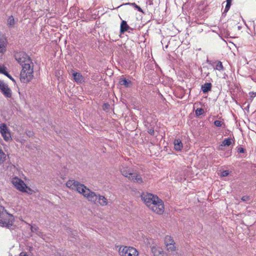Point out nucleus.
Here are the masks:
<instances>
[{"mask_svg": "<svg viewBox=\"0 0 256 256\" xmlns=\"http://www.w3.org/2000/svg\"><path fill=\"white\" fill-rule=\"evenodd\" d=\"M66 185L68 187L82 194L89 201L94 203L98 202L102 206H106L108 204V200L104 196L92 192L84 184L77 181L69 180Z\"/></svg>", "mask_w": 256, "mask_h": 256, "instance_id": "obj_1", "label": "nucleus"}, {"mask_svg": "<svg viewBox=\"0 0 256 256\" xmlns=\"http://www.w3.org/2000/svg\"><path fill=\"white\" fill-rule=\"evenodd\" d=\"M16 60L22 66V70L20 74L22 82L27 83L33 77L32 63L28 55L24 52H17L14 55Z\"/></svg>", "mask_w": 256, "mask_h": 256, "instance_id": "obj_2", "label": "nucleus"}, {"mask_svg": "<svg viewBox=\"0 0 256 256\" xmlns=\"http://www.w3.org/2000/svg\"><path fill=\"white\" fill-rule=\"evenodd\" d=\"M14 216L9 214L4 206H0V226L12 230L14 228Z\"/></svg>", "mask_w": 256, "mask_h": 256, "instance_id": "obj_3", "label": "nucleus"}, {"mask_svg": "<svg viewBox=\"0 0 256 256\" xmlns=\"http://www.w3.org/2000/svg\"><path fill=\"white\" fill-rule=\"evenodd\" d=\"M122 174L125 177L128 178V180L138 184L142 182V180L140 175L137 173L132 172V170L128 167L122 166L120 168Z\"/></svg>", "mask_w": 256, "mask_h": 256, "instance_id": "obj_4", "label": "nucleus"}, {"mask_svg": "<svg viewBox=\"0 0 256 256\" xmlns=\"http://www.w3.org/2000/svg\"><path fill=\"white\" fill-rule=\"evenodd\" d=\"M118 253L120 256H138L139 254L136 248L124 246H120Z\"/></svg>", "mask_w": 256, "mask_h": 256, "instance_id": "obj_5", "label": "nucleus"}, {"mask_svg": "<svg viewBox=\"0 0 256 256\" xmlns=\"http://www.w3.org/2000/svg\"><path fill=\"white\" fill-rule=\"evenodd\" d=\"M157 198L156 196L148 192H143L141 194L142 200L150 209L153 204L156 202Z\"/></svg>", "mask_w": 256, "mask_h": 256, "instance_id": "obj_6", "label": "nucleus"}, {"mask_svg": "<svg viewBox=\"0 0 256 256\" xmlns=\"http://www.w3.org/2000/svg\"><path fill=\"white\" fill-rule=\"evenodd\" d=\"M12 183L18 190L20 192H27L26 190H29L24 182L18 177L13 178L12 179Z\"/></svg>", "mask_w": 256, "mask_h": 256, "instance_id": "obj_7", "label": "nucleus"}, {"mask_svg": "<svg viewBox=\"0 0 256 256\" xmlns=\"http://www.w3.org/2000/svg\"><path fill=\"white\" fill-rule=\"evenodd\" d=\"M164 204L162 200L158 197L156 199V202L153 204L150 209L154 212L161 214L164 212Z\"/></svg>", "mask_w": 256, "mask_h": 256, "instance_id": "obj_8", "label": "nucleus"}, {"mask_svg": "<svg viewBox=\"0 0 256 256\" xmlns=\"http://www.w3.org/2000/svg\"><path fill=\"white\" fill-rule=\"evenodd\" d=\"M164 244L169 253L174 254L176 252L174 242L170 236H166L164 238Z\"/></svg>", "mask_w": 256, "mask_h": 256, "instance_id": "obj_9", "label": "nucleus"}, {"mask_svg": "<svg viewBox=\"0 0 256 256\" xmlns=\"http://www.w3.org/2000/svg\"><path fill=\"white\" fill-rule=\"evenodd\" d=\"M0 133L4 140L8 142L12 140L10 132L6 124L4 123L0 124Z\"/></svg>", "mask_w": 256, "mask_h": 256, "instance_id": "obj_10", "label": "nucleus"}, {"mask_svg": "<svg viewBox=\"0 0 256 256\" xmlns=\"http://www.w3.org/2000/svg\"><path fill=\"white\" fill-rule=\"evenodd\" d=\"M0 90L6 98H10L12 96V91L7 84L0 80Z\"/></svg>", "mask_w": 256, "mask_h": 256, "instance_id": "obj_11", "label": "nucleus"}, {"mask_svg": "<svg viewBox=\"0 0 256 256\" xmlns=\"http://www.w3.org/2000/svg\"><path fill=\"white\" fill-rule=\"evenodd\" d=\"M152 252L154 256H167V254L164 252L162 248L156 246H152Z\"/></svg>", "mask_w": 256, "mask_h": 256, "instance_id": "obj_12", "label": "nucleus"}, {"mask_svg": "<svg viewBox=\"0 0 256 256\" xmlns=\"http://www.w3.org/2000/svg\"><path fill=\"white\" fill-rule=\"evenodd\" d=\"M7 44L6 39L2 36H0V53L3 54L6 52Z\"/></svg>", "mask_w": 256, "mask_h": 256, "instance_id": "obj_13", "label": "nucleus"}, {"mask_svg": "<svg viewBox=\"0 0 256 256\" xmlns=\"http://www.w3.org/2000/svg\"><path fill=\"white\" fill-rule=\"evenodd\" d=\"M72 76L74 80L77 83H82L84 82V76L79 72H73Z\"/></svg>", "mask_w": 256, "mask_h": 256, "instance_id": "obj_14", "label": "nucleus"}, {"mask_svg": "<svg viewBox=\"0 0 256 256\" xmlns=\"http://www.w3.org/2000/svg\"><path fill=\"white\" fill-rule=\"evenodd\" d=\"M174 148L176 150L180 151L182 148V141L179 139H176L174 140Z\"/></svg>", "mask_w": 256, "mask_h": 256, "instance_id": "obj_15", "label": "nucleus"}, {"mask_svg": "<svg viewBox=\"0 0 256 256\" xmlns=\"http://www.w3.org/2000/svg\"><path fill=\"white\" fill-rule=\"evenodd\" d=\"M212 84L210 82L205 83L202 86V90L204 94L207 93L208 91L210 90L212 88Z\"/></svg>", "mask_w": 256, "mask_h": 256, "instance_id": "obj_16", "label": "nucleus"}, {"mask_svg": "<svg viewBox=\"0 0 256 256\" xmlns=\"http://www.w3.org/2000/svg\"><path fill=\"white\" fill-rule=\"evenodd\" d=\"M129 28L130 27L127 24L125 20H122L120 24V32H125L127 31Z\"/></svg>", "mask_w": 256, "mask_h": 256, "instance_id": "obj_17", "label": "nucleus"}, {"mask_svg": "<svg viewBox=\"0 0 256 256\" xmlns=\"http://www.w3.org/2000/svg\"><path fill=\"white\" fill-rule=\"evenodd\" d=\"M7 24L10 28H12L15 24V20L13 16H10L7 20Z\"/></svg>", "mask_w": 256, "mask_h": 256, "instance_id": "obj_18", "label": "nucleus"}, {"mask_svg": "<svg viewBox=\"0 0 256 256\" xmlns=\"http://www.w3.org/2000/svg\"><path fill=\"white\" fill-rule=\"evenodd\" d=\"M130 82L126 78H122L120 81V84L121 85L124 86L125 87L128 88L130 86Z\"/></svg>", "mask_w": 256, "mask_h": 256, "instance_id": "obj_19", "label": "nucleus"}, {"mask_svg": "<svg viewBox=\"0 0 256 256\" xmlns=\"http://www.w3.org/2000/svg\"><path fill=\"white\" fill-rule=\"evenodd\" d=\"M232 144L231 139L230 138H226L222 140V144H220V146H230Z\"/></svg>", "mask_w": 256, "mask_h": 256, "instance_id": "obj_20", "label": "nucleus"}, {"mask_svg": "<svg viewBox=\"0 0 256 256\" xmlns=\"http://www.w3.org/2000/svg\"><path fill=\"white\" fill-rule=\"evenodd\" d=\"M215 68L219 71L222 70H224V66H222V62L220 61H218L216 65Z\"/></svg>", "mask_w": 256, "mask_h": 256, "instance_id": "obj_21", "label": "nucleus"}, {"mask_svg": "<svg viewBox=\"0 0 256 256\" xmlns=\"http://www.w3.org/2000/svg\"><path fill=\"white\" fill-rule=\"evenodd\" d=\"M204 112V109L202 108H198L196 110V114L197 116H199L202 115Z\"/></svg>", "mask_w": 256, "mask_h": 256, "instance_id": "obj_22", "label": "nucleus"}, {"mask_svg": "<svg viewBox=\"0 0 256 256\" xmlns=\"http://www.w3.org/2000/svg\"><path fill=\"white\" fill-rule=\"evenodd\" d=\"M128 4L134 6L138 10V12H143L142 9L138 6L134 2L128 3Z\"/></svg>", "mask_w": 256, "mask_h": 256, "instance_id": "obj_23", "label": "nucleus"}, {"mask_svg": "<svg viewBox=\"0 0 256 256\" xmlns=\"http://www.w3.org/2000/svg\"><path fill=\"white\" fill-rule=\"evenodd\" d=\"M231 4L232 3L226 2V4L224 10V12H226L229 10L231 6Z\"/></svg>", "mask_w": 256, "mask_h": 256, "instance_id": "obj_24", "label": "nucleus"}, {"mask_svg": "<svg viewBox=\"0 0 256 256\" xmlns=\"http://www.w3.org/2000/svg\"><path fill=\"white\" fill-rule=\"evenodd\" d=\"M6 68L3 66H1L0 64V73L4 74V73L6 72Z\"/></svg>", "mask_w": 256, "mask_h": 256, "instance_id": "obj_25", "label": "nucleus"}, {"mask_svg": "<svg viewBox=\"0 0 256 256\" xmlns=\"http://www.w3.org/2000/svg\"><path fill=\"white\" fill-rule=\"evenodd\" d=\"M68 233L70 236L72 238H74V236H76V234H77L76 232H72L71 230H68Z\"/></svg>", "mask_w": 256, "mask_h": 256, "instance_id": "obj_26", "label": "nucleus"}, {"mask_svg": "<svg viewBox=\"0 0 256 256\" xmlns=\"http://www.w3.org/2000/svg\"><path fill=\"white\" fill-rule=\"evenodd\" d=\"M214 124L218 127L222 126V122L220 120H216L214 122Z\"/></svg>", "mask_w": 256, "mask_h": 256, "instance_id": "obj_27", "label": "nucleus"}, {"mask_svg": "<svg viewBox=\"0 0 256 256\" xmlns=\"http://www.w3.org/2000/svg\"><path fill=\"white\" fill-rule=\"evenodd\" d=\"M38 230V228L36 226H31V230L33 232H36L37 230Z\"/></svg>", "mask_w": 256, "mask_h": 256, "instance_id": "obj_28", "label": "nucleus"}, {"mask_svg": "<svg viewBox=\"0 0 256 256\" xmlns=\"http://www.w3.org/2000/svg\"><path fill=\"white\" fill-rule=\"evenodd\" d=\"M4 74L6 76H8L10 79L12 81L14 82V79L12 78V76L6 71L4 73Z\"/></svg>", "mask_w": 256, "mask_h": 256, "instance_id": "obj_29", "label": "nucleus"}, {"mask_svg": "<svg viewBox=\"0 0 256 256\" xmlns=\"http://www.w3.org/2000/svg\"><path fill=\"white\" fill-rule=\"evenodd\" d=\"M229 174V172L228 170H224L222 172V176H226Z\"/></svg>", "mask_w": 256, "mask_h": 256, "instance_id": "obj_30", "label": "nucleus"}, {"mask_svg": "<svg viewBox=\"0 0 256 256\" xmlns=\"http://www.w3.org/2000/svg\"><path fill=\"white\" fill-rule=\"evenodd\" d=\"M238 152L240 153L244 152V149L242 147H240L238 149Z\"/></svg>", "mask_w": 256, "mask_h": 256, "instance_id": "obj_31", "label": "nucleus"}, {"mask_svg": "<svg viewBox=\"0 0 256 256\" xmlns=\"http://www.w3.org/2000/svg\"><path fill=\"white\" fill-rule=\"evenodd\" d=\"M148 132L151 134V135H154V130L152 128H150V129H149L148 130Z\"/></svg>", "mask_w": 256, "mask_h": 256, "instance_id": "obj_32", "label": "nucleus"}, {"mask_svg": "<svg viewBox=\"0 0 256 256\" xmlns=\"http://www.w3.org/2000/svg\"><path fill=\"white\" fill-rule=\"evenodd\" d=\"M19 256H28V254L24 252H22L20 254Z\"/></svg>", "mask_w": 256, "mask_h": 256, "instance_id": "obj_33", "label": "nucleus"}, {"mask_svg": "<svg viewBox=\"0 0 256 256\" xmlns=\"http://www.w3.org/2000/svg\"><path fill=\"white\" fill-rule=\"evenodd\" d=\"M248 197L246 196H242V200L243 201H246L248 200Z\"/></svg>", "mask_w": 256, "mask_h": 256, "instance_id": "obj_34", "label": "nucleus"}, {"mask_svg": "<svg viewBox=\"0 0 256 256\" xmlns=\"http://www.w3.org/2000/svg\"><path fill=\"white\" fill-rule=\"evenodd\" d=\"M256 94V93H252V94H251L250 97H251L252 98L253 97L255 96Z\"/></svg>", "mask_w": 256, "mask_h": 256, "instance_id": "obj_35", "label": "nucleus"}, {"mask_svg": "<svg viewBox=\"0 0 256 256\" xmlns=\"http://www.w3.org/2000/svg\"><path fill=\"white\" fill-rule=\"evenodd\" d=\"M232 0H226V2L232 3Z\"/></svg>", "mask_w": 256, "mask_h": 256, "instance_id": "obj_36", "label": "nucleus"}, {"mask_svg": "<svg viewBox=\"0 0 256 256\" xmlns=\"http://www.w3.org/2000/svg\"><path fill=\"white\" fill-rule=\"evenodd\" d=\"M32 248L30 246V248H29V250H30V252H31V250H32Z\"/></svg>", "mask_w": 256, "mask_h": 256, "instance_id": "obj_37", "label": "nucleus"}, {"mask_svg": "<svg viewBox=\"0 0 256 256\" xmlns=\"http://www.w3.org/2000/svg\"><path fill=\"white\" fill-rule=\"evenodd\" d=\"M240 28H241V26H238V30H240Z\"/></svg>", "mask_w": 256, "mask_h": 256, "instance_id": "obj_38", "label": "nucleus"}]
</instances>
